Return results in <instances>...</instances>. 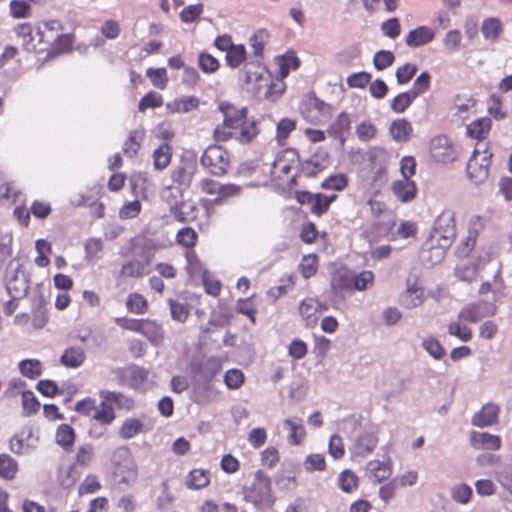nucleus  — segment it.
Listing matches in <instances>:
<instances>
[{
    "label": "nucleus",
    "instance_id": "obj_1",
    "mask_svg": "<svg viewBox=\"0 0 512 512\" xmlns=\"http://www.w3.org/2000/svg\"><path fill=\"white\" fill-rule=\"evenodd\" d=\"M219 110L223 122L214 129L216 141L235 139L242 144L250 143L259 134L258 121L247 117V108H236L229 103H222Z\"/></svg>",
    "mask_w": 512,
    "mask_h": 512
},
{
    "label": "nucleus",
    "instance_id": "obj_2",
    "mask_svg": "<svg viewBox=\"0 0 512 512\" xmlns=\"http://www.w3.org/2000/svg\"><path fill=\"white\" fill-rule=\"evenodd\" d=\"M491 157L489 143L477 142L466 167L468 178L474 184L480 185L488 179Z\"/></svg>",
    "mask_w": 512,
    "mask_h": 512
},
{
    "label": "nucleus",
    "instance_id": "obj_3",
    "mask_svg": "<svg viewBox=\"0 0 512 512\" xmlns=\"http://www.w3.org/2000/svg\"><path fill=\"white\" fill-rule=\"evenodd\" d=\"M244 499L258 509H266L272 506L274 497L270 478L261 471H257L251 485L244 489Z\"/></svg>",
    "mask_w": 512,
    "mask_h": 512
},
{
    "label": "nucleus",
    "instance_id": "obj_4",
    "mask_svg": "<svg viewBox=\"0 0 512 512\" xmlns=\"http://www.w3.org/2000/svg\"><path fill=\"white\" fill-rule=\"evenodd\" d=\"M456 235L455 213L444 209L436 218L430 235L432 244L441 241L444 247H450Z\"/></svg>",
    "mask_w": 512,
    "mask_h": 512
},
{
    "label": "nucleus",
    "instance_id": "obj_5",
    "mask_svg": "<svg viewBox=\"0 0 512 512\" xmlns=\"http://www.w3.org/2000/svg\"><path fill=\"white\" fill-rule=\"evenodd\" d=\"M201 164L207 167L211 174L215 176L224 175L229 167L228 152L221 146L212 145L205 149L201 156Z\"/></svg>",
    "mask_w": 512,
    "mask_h": 512
},
{
    "label": "nucleus",
    "instance_id": "obj_6",
    "mask_svg": "<svg viewBox=\"0 0 512 512\" xmlns=\"http://www.w3.org/2000/svg\"><path fill=\"white\" fill-rule=\"evenodd\" d=\"M429 151L436 162L443 164L455 161L459 155L458 148L448 137L443 135L431 139Z\"/></svg>",
    "mask_w": 512,
    "mask_h": 512
},
{
    "label": "nucleus",
    "instance_id": "obj_7",
    "mask_svg": "<svg viewBox=\"0 0 512 512\" xmlns=\"http://www.w3.org/2000/svg\"><path fill=\"white\" fill-rule=\"evenodd\" d=\"M15 33L18 38L22 39V46L26 51L36 52L45 50L41 46V43L44 41V31H41L40 27L34 35L32 26L24 23L15 28Z\"/></svg>",
    "mask_w": 512,
    "mask_h": 512
},
{
    "label": "nucleus",
    "instance_id": "obj_8",
    "mask_svg": "<svg viewBox=\"0 0 512 512\" xmlns=\"http://www.w3.org/2000/svg\"><path fill=\"white\" fill-rule=\"evenodd\" d=\"M156 244L145 237H135L129 241L128 250L133 254L134 259H138L149 267L155 252Z\"/></svg>",
    "mask_w": 512,
    "mask_h": 512
},
{
    "label": "nucleus",
    "instance_id": "obj_9",
    "mask_svg": "<svg viewBox=\"0 0 512 512\" xmlns=\"http://www.w3.org/2000/svg\"><path fill=\"white\" fill-rule=\"evenodd\" d=\"M328 306L317 299L308 297L299 305V314L306 327H314L319 319V314L326 311Z\"/></svg>",
    "mask_w": 512,
    "mask_h": 512
},
{
    "label": "nucleus",
    "instance_id": "obj_10",
    "mask_svg": "<svg viewBox=\"0 0 512 512\" xmlns=\"http://www.w3.org/2000/svg\"><path fill=\"white\" fill-rule=\"evenodd\" d=\"M425 290L419 286L416 279L408 278L406 289L400 296V303L406 308H416L425 300Z\"/></svg>",
    "mask_w": 512,
    "mask_h": 512
},
{
    "label": "nucleus",
    "instance_id": "obj_11",
    "mask_svg": "<svg viewBox=\"0 0 512 512\" xmlns=\"http://www.w3.org/2000/svg\"><path fill=\"white\" fill-rule=\"evenodd\" d=\"M170 178L172 183L177 185V187H173L172 185L165 186L162 196L167 198L166 193L171 192V195L176 199L181 194L180 187H188L190 185L192 172L184 166H178L171 171Z\"/></svg>",
    "mask_w": 512,
    "mask_h": 512
},
{
    "label": "nucleus",
    "instance_id": "obj_12",
    "mask_svg": "<svg viewBox=\"0 0 512 512\" xmlns=\"http://www.w3.org/2000/svg\"><path fill=\"white\" fill-rule=\"evenodd\" d=\"M391 191L398 201L409 203L416 198L417 186L413 180L401 178L392 182Z\"/></svg>",
    "mask_w": 512,
    "mask_h": 512
},
{
    "label": "nucleus",
    "instance_id": "obj_13",
    "mask_svg": "<svg viewBox=\"0 0 512 512\" xmlns=\"http://www.w3.org/2000/svg\"><path fill=\"white\" fill-rule=\"evenodd\" d=\"M37 446V439L33 437L31 429L14 435L9 442L10 450L18 455H26Z\"/></svg>",
    "mask_w": 512,
    "mask_h": 512
},
{
    "label": "nucleus",
    "instance_id": "obj_14",
    "mask_svg": "<svg viewBox=\"0 0 512 512\" xmlns=\"http://www.w3.org/2000/svg\"><path fill=\"white\" fill-rule=\"evenodd\" d=\"M378 444V437L372 432H365L359 435L351 448L352 454L358 457H367Z\"/></svg>",
    "mask_w": 512,
    "mask_h": 512
},
{
    "label": "nucleus",
    "instance_id": "obj_15",
    "mask_svg": "<svg viewBox=\"0 0 512 512\" xmlns=\"http://www.w3.org/2000/svg\"><path fill=\"white\" fill-rule=\"evenodd\" d=\"M470 444L478 450H499L501 439L499 436L487 432L474 431L470 434Z\"/></svg>",
    "mask_w": 512,
    "mask_h": 512
},
{
    "label": "nucleus",
    "instance_id": "obj_16",
    "mask_svg": "<svg viewBox=\"0 0 512 512\" xmlns=\"http://www.w3.org/2000/svg\"><path fill=\"white\" fill-rule=\"evenodd\" d=\"M366 472L368 477L375 483H381L392 474L391 461H380L377 459L371 460L366 465Z\"/></svg>",
    "mask_w": 512,
    "mask_h": 512
},
{
    "label": "nucleus",
    "instance_id": "obj_17",
    "mask_svg": "<svg viewBox=\"0 0 512 512\" xmlns=\"http://www.w3.org/2000/svg\"><path fill=\"white\" fill-rule=\"evenodd\" d=\"M496 312L495 307L471 305L464 307L458 314V319L463 322L476 323L486 316H492Z\"/></svg>",
    "mask_w": 512,
    "mask_h": 512
},
{
    "label": "nucleus",
    "instance_id": "obj_18",
    "mask_svg": "<svg viewBox=\"0 0 512 512\" xmlns=\"http://www.w3.org/2000/svg\"><path fill=\"white\" fill-rule=\"evenodd\" d=\"M392 139L399 143L408 142L413 134L412 124L405 118L396 119L389 126Z\"/></svg>",
    "mask_w": 512,
    "mask_h": 512
},
{
    "label": "nucleus",
    "instance_id": "obj_19",
    "mask_svg": "<svg viewBox=\"0 0 512 512\" xmlns=\"http://www.w3.org/2000/svg\"><path fill=\"white\" fill-rule=\"evenodd\" d=\"M499 408L497 405L488 403L472 417V425L477 427H487L497 422Z\"/></svg>",
    "mask_w": 512,
    "mask_h": 512
},
{
    "label": "nucleus",
    "instance_id": "obj_20",
    "mask_svg": "<svg viewBox=\"0 0 512 512\" xmlns=\"http://www.w3.org/2000/svg\"><path fill=\"white\" fill-rule=\"evenodd\" d=\"M140 334L154 346L158 347L164 343V330L155 320L143 319Z\"/></svg>",
    "mask_w": 512,
    "mask_h": 512
},
{
    "label": "nucleus",
    "instance_id": "obj_21",
    "mask_svg": "<svg viewBox=\"0 0 512 512\" xmlns=\"http://www.w3.org/2000/svg\"><path fill=\"white\" fill-rule=\"evenodd\" d=\"M435 37L434 31L428 26H419L411 30L406 36L409 47H420L430 43Z\"/></svg>",
    "mask_w": 512,
    "mask_h": 512
},
{
    "label": "nucleus",
    "instance_id": "obj_22",
    "mask_svg": "<svg viewBox=\"0 0 512 512\" xmlns=\"http://www.w3.org/2000/svg\"><path fill=\"white\" fill-rule=\"evenodd\" d=\"M353 275L347 268L337 269L331 276V288L335 294L352 290Z\"/></svg>",
    "mask_w": 512,
    "mask_h": 512
},
{
    "label": "nucleus",
    "instance_id": "obj_23",
    "mask_svg": "<svg viewBox=\"0 0 512 512\" xmlns=\"http://www.w3.org/2000/svg\"><path fill=\"white\" fill-rule=\"evenodd\" d=\"M199 106L198 98L194 96H185L182 98L174 99L166 104V110L168 113H188L192 110L197 109Z\"/></svg>",
    "mask_w": 512,
    "mask_h": 512
},
{
    "label": "nucleus",
    "instance_id": "obj_24",
    "mask_svg": "<svg viewBox=\"0 0 512 512\" xmlns=\"http://www.w3.org/2000/svg\"><path fill=\"white\" fill-rule=\"evenodd\" d=\"M426 247L422 252V258L431 265L439 264L444 259L446 250L449 248L444 247L441 241H436L432 244V239L427 241Z\"/></svg>",
    "mask_w": 512,
    "mask_h": 512
},
{
    "label": "nucleus",
    "instance_id": "obj_25",
    "mask_svg": "<svg viewBox=\"0 0 512 512\" xmlns=\"http://www.w3.org/2000/svg\"><path fill=\"white\" fill-rule=\"evenodd\" d=\"M85 359L83 348L73 346L64 350L60 357V363L67 368L76 369L84 363Z\"/></svg>",
    "mask_w": 512,
    "mask_h": 512
},
{
    "label": "nucleus",
    "instance_id": "obj_26",
    "mask_svg": "<svg viewBox=\"0 0 512 512\" xmlns=\"http://www.w3.org/2000/svg\"><path fill=\"white\" fill-rule=\"evenodd\" d=\"M144 432L145 426L143 421L140 418L130 417L123 421L118 430V435L122 439L129 440Z\"/></svg>",
    "mask_w": 512,
    "mask_h": 512
},
{
    "label": "nucleus",
    "instance_id": "obj_27",
    "mask_svg": "<svg viewBox=\"0 0 512 512\" xmlns=\"http://www.w3.org/2000/svg\"><path fill=\"white\" fill-rule=\"evenodd\" d=\"M144 137L145 130L143 128L132 130L123 144L124 154L129 158L135 157L141 147Z\"/></svg>",
    "mask_w": 512,
    "mask_h": 512
},
{
    "label": "nucleus",
    "instance_id": "obj_28",
    "mask_svg": "<svg viewBox=\"0 0 512 512\" xmlns=\"http://www.w3.org/2000/svg\"><path fill=\"white\" fill-rule=\"evenodd\" d=\"M284 428L289 431L288 441L292 445H298L302 441L305 430L302 420L298 417L287 418L283 422Z\"/></svg>",
    "mask_w": 512,
    "mask_h": 512
},
{
    "label": "nucleus",
    "instance_id": "obj_29",
    "mask_svg": "<svg viewBox=\"0 0 512 512\" xmlns=\"http://www.w3.org/2000/svg\"><path fill=\"white\" fill-rule=\"evenodd\" d=\"M350 125L351 121L349 116L346 113H340L330 125L328 133L343 142L350 130Z\"/></svg>",
    "mask_w": 512,
    "mask_h": 512
},
{
    "label": "nucleus",
    "instance_id": "obj_30",
    "mask_svg": "<svg viewBox=\"0 0 512 512\" xmlns=\"http://www.w3.org/2000/svg\"><path fill=\"white\" fill-rule=\"evenodd\" d=\"M173 149L170 144L163 143L153 151V166L156 170L166 169L172 158Z\"/></svg>",
    "mask_w": 512,
    "mask_h": 512
},
{
    "label": "nucleus",
    "instance_id": "obj_31",
    "mask_svg": "<svg viewBox=\"0 0 512 512\" xmlns=\"http://www.w3.org/2000/svg\"><path fill=\"white\" fill-rule=\"evenodd\" d=\"M115 418L116 415L113 406L110 405L108 401L101 400L91 419L101 425L107 426L112 424Z\"/></svg>",
    "mask_w": 512,
    "mask_h": 512
},
{
    "label": "nucleus",
    "instance_id": "obj_32",
    "mask_svg": "<svg viewBox=\"0 0 512 512\" xmlns=\"http://www.w3.org/2000/svg\"><path fill=\"white\" fill-rule=\"evenodd\" d=\"M99 397L101 400H106L112 404H116V406L119 409H126L130 410L134 406V402L129 397L123 395L122 393L108 391V390H101L99 392Z\"/></svg>",
    "mask_w": 512,
    "mask_h": 512
},
{
    "label": "nucleus",
    "instance_id": "obj_33",
    "mask_svg": "<svg viewBox=\"0 0 512 512\" xmlns=\"http://www.w3.org/2000/svg\"><path fill=\"white\" fill-rule=\"evenodd\" d=\"M491 128V120L489 118H481L473 121L467 126V133L470 137L478 139V142H484L483 139Z\"/></svg>",
    "mask_w": 512,
    "mask_h": 512
},
{
    "label": "nucleus",
    "instance_id": "obj_34",
    "mask_svg": "<svg viewBox=\"0 0 512 512\" xmlns=\"http://www.w3.org/2000/svg\"><path fill=\"white\" fill-rule=\"evenodd\" d=\"M148 271V266L139 261L138 259H132L129 262L122 265L120 275L129 278H140L143 277Z\"/></svg>",
    "mask_w": 512,
    "mask_h": 512
},
{
    "label": "nucleus",
    "instance_id": "obj_35",
    "mask_svg": "<svg viewBox=\"0 0 512 512\" xmlns=\"http://www.w3.org/2000/svg\"><path fill=\"white\" fill-rule=\"evenodd\" d=\"M6 287L14 298L24 296L29 289L28 283L23 273L20 276L17 274L14 277L9 278L6 283Z\"/></svg>",
    "mask_w": 512,
    "mask_h": 512
},
{
    "label": "nucleus",
    "instance_id": "obj_36",
    "mask_svg": "<svg viewBox=\"0 0 512 512\" xmlns=\"http://www.w3.org/2000/svg\"><path fill=\"white\" fill-rule=\"evenodd\" d=\"M17 461L8 454H0V476L6 480H12L18 472Z\"/></svg>",
    "mask_w": 512,
    "mask_h": 512
},
{
    "label": "nucleus",
    "instance_id": "obj_37",
    "mask_svg": "<svg viewBox=\"0 0 512 512\" xmlns=\"http://www.w3.org/2000/svg\"><path fill=\"white\" fill-rule=\"evenodd\" d=\"M19 370L23 376L35 379L42 373V363L37 359H25L19 363Z\"/></svg>",
    "mask_w": 512,
    "mask_h": 512
},
{
    "label": "nucleus",
    "instance_id": "obj_38",
    "mask_svg": "<svg viewBox=\"0 0 512 512\" xmlns=\"http://www.w3.org/2000/svg\"><path fill=\"white\" fill-rule=\"evenodd\" d=\"M421 345L422 348L435 360H441L446 354L441 343L432 336L424 338Z\"/></svg>",
    "mask_w": 512,
    "mask_h": 512
},
{
    "label": "nucleus",
    "instance_id": "obj_39",
    "mask_svg": "<svg viewBox=\"0 0 512 512\" xmlns=\"http://www.w3.org/2000/svg\"><path fill=\"white\" fill-rule=\"evenodd\" d=\"M374 284V274L370 270L361 271L353 275L352 290L365 291Z\"/></svg>",
    "mask_w": 512,
    "mask_h": 512
},
{
    "label": "nucleus",
    "instance_id": "obj_40",
    "mask_svg": "<svg viewBox=\"0 0 512 512\" xmlns=\"http://www.w3.org/2000/svg\"><path fill=\"white\" fill-rule=\"evenodd\" d=\"M416 98L409 91L395 96L390 103V108L397 114L404 113Z\"/></svg>",
    "mask_w": 512,
    "mask_h": 512
},
{
    "label": "nucleus",
    "instance_id": "obj_41",
    "mask_svg": "<svg viewBox=\"0 0 512 512\" xmlns=\"http://www.w3.org/2000/svg\"><path fill=\"white\" fill-rule=\"evenodd\" d=\"M340 489L346 493H352L358 488V477L351 470H344L338 477Z\"/></svg>",
    "mask_w": 512,
    "mask_h": 512
},
{
    "label": "nucleus",
    "instance_id": "obj_42",
    "mask_svg": "<svg viewBox=\"0 0 512 512\" xmlns=\"http://www.w3.org/2000/svg\"><path fill=\"white\" fill-rule=\"evenodd\" d=\"M195 211H196V206L193 203H189V202H183L180 205H176L172 209V213H173L174 217L180 222H185V221H190V220L195 219V217H196Z\"/></svg>",
    "mask_w": 512,
    "mask_h": 512
},
{
    "label": "nucleus",
    "instance_id": "obj_43",
    "mask_svg": "<svg viewBox=\"0 0 512 512\" xmlns=\"http://www.w3.org/2000/svg\"><path fill=\"white\" fill-rule=\"evenodd\" d=\"M127 309L135 314H144L147 310L148 303L144 296L138 293H131L126 300Z\"/></svg>",
    "mask_w": 512,
    "mask_h": 512
},
{
    "label": "nucleus",
    "instance_id": "obj_44",
    "mask_svg": "<svg viewBox=\"0 0 512 512\" xmlns=\"http://www.w3.org/2000/svg\"><path fill=\"white\" fill-rule=\"evenodd\" d=\"M448 333L463 342H468L472 338L471 329L466 326L465 322L459 319L458 321L451 322L448 325Z\"/></svg>",
    "mask_w": 512,
    "mask_h": 512
},
{
    "label": "nucleus",
    "instance_id": "obj_45",
    "mask_svg": "<svg viewBox=\"0 0 512 512\" xmlns=\"http://www.w3.org/2000/svg\"><path fill=\"white\" fill-rule=\"evenodd\" d=\"M75 440L74 430L67 424H62L56 431V443L67 449L72 446Z\"/></svg>",
    "mask_w": 512,
    "mask_h": 512
},
{
    "label": "nucleus",
    "instance_id": "obj_46",
    "mask_svg": "<svg viewBox=\"0 0 512 512\" xmlns=\"http://www.w3.org/2000/svg\"><path fill=\"white\" fill-rule=\"evenodd\" d=\"M300 60L294 52H288L279 60L280 75L286 77L291 70H297Z\"/></svg>",
    "mask_w": 512,
    "mask_h": 512
},
{
    "label": "nucleus",
    "instance_id": "obj_47",
    "mask_svg": "<svg viewBox=\"0 0 512 512\" xmlns=\"http://www.w3.org/2000/svg\"><path fill=\"white\" fill-rule=\"evenodd\" d=\"M481 31L487 40L495 41L501 32V22L496 18H488L483 22Z\"/></svg>",
    "mask_w": 512,
    "mask_h": 512
},
{
    "label": "nucleus",
    "instance_id": "obj_48",
    "mask_svg": "<svg viewBox=\"0 0 512 512\" xmlns=\"http://www.w3.org/2000/svg\"><path fill=\"white\" fill-rule=\"evenodd\" d=\"M245 82L248 85V89L252 90L255 93H260L263 87H268L269 77L263 74L253 73L250 74L248 71H245Z\"/></svg>",
    "mask_w": 512,
    "mask_h": 512
},
{
    "label": "nucleus",
    "instance_id": "obj_49",
    "mask_svg": "<svg viewBox=\"0 0 512 512\" xmlns=\"http://www.w3.org/2000/svg\"><path fill=\"white\" fill-rule=\"evenodd\" d=\"M209 484V477L205 470L194 469L189 473L187 485L192 489H201Z\"/></svg>",
    "mask_w": 512,
    "mask_h": 512
},
{
    "label": "nucleus",
    "instance_id": "obj_50",
    "mask_svg": "<svg viewBox=\"0 0 512 512\" xmlns=\"http://www.w3.org/2000/svg\"><path fill=\"white\" fill-rule=\"evenodd\" d=\"M168 304L172 319L180 323H184L189 316L188 305L172 299L168 301Z\"/></svg>",
    "mask_w": 512,
    "mask_h": 512
},
{
    "label": "nucleus",
    "instance_id": "obj_51",
    "mask_svg": "<svg viewBox=\"0 0 512 512\" xmlns=\"http://www.w3.org/2000/svg\"><path fill=\"white\" fill-rule=\"evenodd\" d=\"M474 107L475 103L472 99H459L455 102L454 115L461 120H465L474 113Z\"/></svg>",
    "mask_w": 512,
    "mask_h": 512
},
{
    "label": "nucleus",
    "instance_id": "obj_52",
    "mask_svg": "<svg viewBox=\"0 0 512 512\" xmlns=\"http://www.w3.org/2000/svg\"><path fill=\"white\" fill-rule=\"evenodd\" d=\"M246 56V51L243 45H234L229 49L226 53V62L232 67H238L244 60Z\"/></svg>",
    "mask_w": 512,
    "mask_h": 512
},
{
    "label": "nucleus",
    "instance_id": "obj_53",
    "mask_svg": "<svg viewBox=\"0 0 512 512\" xmlns=\"http://www.w3.org/2000/svg\"><path fill=\"white\" fill-rule=\"evenodd\" d=\"M176 242L182 247L191 248L195 246L197 242V233L193 228H182L176 235Z\"/></svg>",
    "mask_w": 512,
    "mask_h": 512
},
{
    "label": "nucleus",
    "instance_id": "obj_54",
    "mask_svg": "<svg viewBox=\"0 0 512 512\" xmlns=\"http://www.w3.org/2000/svg\"><path fill=\"white\" fill-rule=\"evenodd\" d=\"M121 466V468L116 467V473L122 475L123 482L127 483L136 479L137 466L133 458H130L127 461L123 462Z\"/></svg>",
    "mask_w": 512,
    "mask_h": 512
},
{
    "label": "nucleus",
    "instance_id": "obj_55",
    "mask_svg": "<svg viewBox=\"0 0 512 512\" xmlns=\"http://www.w3.org/2000/svg\"><path fill=\"white\" fill-rule=\"evenodd\" d=\"M473 494L472 488L467 484H459L452 488L451 497L460 504H467Z\"/></svg>",
    "mask_w": 512,
    "mask_h": 512
},
{
    "label": "nucleus",
    "instance_id": "obj_56",
    "mask_svg": "<svg viewBox=\"0 0 512 512\" xmlns=\"http://www.w3.org/2000/svg\"><path fill=\"white\" fill-rule=\"evenodd\" d=\"M162 104V95L157 92L151 91L140 100L138 108L140 112H144L148 108H158L162 106Z\"/></svg>",
    "mask_w": 512,
    "mask_h": 512
},
{
    "label": "nucleus",
    "instance_id": "obj_57",
    "mask_svg": "<svg viewBox=\"0 0 512 512\" xmlns=\"http://www.w3.org/2000/svg\"><path fill=\"white\" fill-rule=\"evenodd\" d=\"M146 75L150 79L154 87L161 90L165 89L168 79L166 70L164 68H150L147 70Z\"/></svg>",
    "mask_w": 512,
    "mask_h": 512
},
{
    "label": "nucleus",
    "instance_id": "obj_58",
    "mask_svg": "<svg viewBox=\"0 0 512 512\" xmlns=\"http://www.w3.org/2000/svg\"><path fill=\"white\" fill-rule=\"evenodd\" d=\"M462 36L459 30H450L443 39V46L449 52H456L460 49Z\"/></svg>",
    "mask_w": 512,
    "mask_h": 512
},
{
    "label": "nucleus",
    "instance_id": "obj_59",
    "mask_svg": "<svg viewBox=\"0 0 512 512\" xmlns=\"http://www.w3.org/2000/svg\"><path fill=\"white\" fill-rule=\"evenodd\" d=\"M94 458V448L91 444L87 443L80 446L76 452V465L87 466Z\"/></svg>",
    "mask_w": 512,
    "mask_h": 512
},
{
    "label": "nucleus",
    "instance_id": "obj_60",
    "mask_svg": "<svg viewBox=\"0 0 512 512\" xmlns=\"http://www.w3.org/2000/svg\"><path fill=\"white\" fill-rule=\"evenodd\" d=\"M430 87V75L428 72H422L414 81L413 87L408 90L415 98L422 95Z\"/></svg>",
    "mask_w": 512,
    "mask_h": 512
},
{
    "label": "nucleus",
    "instance_id": "obj_61",
    "mask_svg": "<svg viewBox=\"0 0 512 512\" xmlns=\"http://www.w3.org/2000/svg\"><path fill=\"white\" fill-rule=\"evenodd\" d=\"M244 374L239 369H230L225 373L224 382L229 389L235 390L242 386Z\"/></svg>",
    "mask_w": 512,
    "mask_h": 512
},
{
    "label": "nucleus",
    "instance_id": "obj_62",
    "mask_svg": "<svg viewBox=\"0 0 512 512\" xmlns=\"http://www.w3.org/2000/svg\"><path fill=\"white\" fill-rule=\"evenodd\" d=\"M202 13V4L189 5L180 12V19L184 23H193L201 16Z\"/></svg>",
    "mask_w": 512,
    "mask_h": 512
},
{
    "label": "nucleus",
    "instance_id": "obj_63",
    "mask_svg": "<svg viewBox=\"0 0 512 512\" xmlns=\"http://www.w3.org/2000/svg\"><path fill=\"white\" fill-rule=\"evenodd\" d=\"M325 467V458L322 454L308 455L304 461V468L308 472L323 471Z\"/></svg>",
    "mask_w": 512,
    "mask_h": 512
},
{
    "label": "nucleus",
    "instance_id": "obj_64",
    "mask_svg": "<svg viewBox=\"0 0 512 512\" xmlns=\"http://www.w3.org/2000/svg\"><path fill=\"white\" fill-rule=\"evenodd\" d=\"M394 59L391 51L381 50L374 55L373 63L377 70H384L393 64Z\"/></svg>",
    "mask_w": 512,
    "mask_h": 512
}]
</instances>
